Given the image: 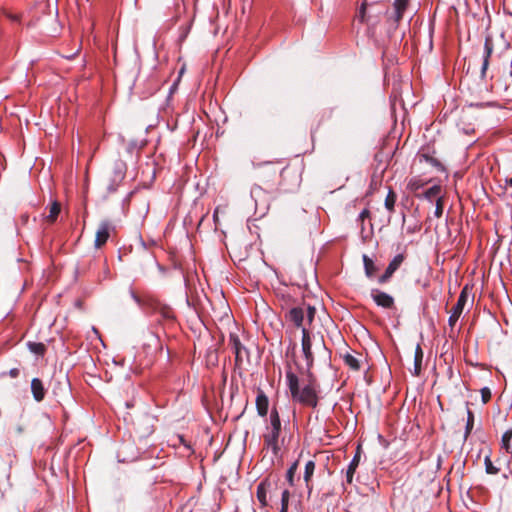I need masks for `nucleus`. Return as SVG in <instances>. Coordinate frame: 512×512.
I'll return each instance as SVG.
<instances>
[{
  "mask_svg": "<svg viewBox=\"0 0 512 512\" xmlns=\"http://www.w3.org/2000/svg\"><path fill=\"white\" fill-rule=\"evenodd\" d=\"M396 199H397V195L396 193L392 190V189H389V192L385 198V208L389 211V212H394V207H395V203H396Z\"/></svg>",
  "mask_w": 512,
  "mask_h": 512,
  "instance_id": "b1692460",
  "label": "nucleus"
},
{
  "mask_svg": "<svg viewBox=\"0 0 512 512\" xmlns=\"http://www.w3.org/2000/svg\"><path fill=\"white\" fill-rule=\"evenodd\" d=\"M75 305H76L78 308H81V307H82V301L78 299V300L75 302Z\"/></svg>",
  "mask_w": 512,
  "mask_h": 512,
  "instance_id": "de8ad7c7",
  "label": "nucleus"
},
{
  "mask_svg": "<svg viewBox=\"0 0 512 512\" xmlns=\"http://www.w3.org/2000/svg\"><path fill=\"white\" fill-rule=\"evenodd\" d=\"M484 464H485V470H486L487 474L495 475L499 472V469L494 466V464L492 463L489 456L485 457Z\"/></svg>",
  "mask_w": 512,
  "mask_h": 512,
  "instance_id": "2f4dec72",
  "label": "nucleus"
},
{
  "mask_svg": "<svg viewBox=\"0 0 512 512\" xmlns=\"http://www.w3.org/2000/svg\"><path fill=\"white\" fill-rule=\"evenodd\" d=\"M31 393L36 402H41L44 400L46 389L40 378H33L31 380Z\"/></svg>",
  "mask_w": 512,
  "mask_h": 512,
  "instance_id": "6e6552de",
  "label": "nucleus"
},
{
  "mask_svg": "<svg viewBox=\"0 0 512 512\" xmlns=\"http://www.w3.org/2000/svg\"><path fill=\"white\" fill-rule=\"evenodd\" d=\"M9 375L11 378H17L20 375V370L18 368H12L9 372H2L1 377H5Z\"/></svg>",
  "mask_w": 512,
  "mask_h": 512,
  "instance_id": "ea45409f",
  "label": "nucleus"
},
{
  "mask_svg": "<svg viewBox=\"0 0 512 512\" xmlns=\"http://www.w3.org/2000/svg\"><path fill=\"white\" fill-rule=\"evenodd\" d=\"M506 184L509 185V186H512V177L506 179Z\"/></svg>",
  "mask_w": 512,
  "mask_h": 512,
  "instance_id": "09e8293b",
  "label": "nucleus"
},
{
  "mask_svg": "<svg viewBox=\"0 0 512 512\" xmlns=\"http://www.w3.org/2000/svg\"><path fill=\"white\" fill-rule=\"evenodd\" d=\"M395 272L393 270H391L388 266L384 272V274H382L379 278H378V282L380 284H385L389 281V279L392 277V275L394 274Z\"/></svg>",
  "mask_w": 512,
  "mask_h": 512,
  "instance_id": "72a5a7b5",
  "label": "nucleus"
},
{
  "mask_svg": "<svg viewBox=\"0 0 512 512\" xmlns=\"http://www.w3.org/2000/svg\"><path fill=\"white\" fill-rule=\"evenodd\" d=\"M421 158H423L426 162H428L430 165L434 166L438 170H444L442 163L435 157L430 156L429 154L423 153V154H421Z\"/></svg>",
  "mask_w": 512,
  "mask_h": 512,
  "instance_id": "c85d7f7f",
  "label": "nucleus"
},
{
  "mask_svg": "<svg viewBox=\"0 0 512 512\" xmlns=\"http://www.w3.org/2000/svg\"><path fill=\"white\" fill-rule=\"evenodd\" d=\"M320 345H321V350H322V354H323L324 363L327 364L329 362V360H330V351L326 348L323 339H321Z\"/></svg>",
  "mask_w": 512,
  "mask_h": 512,
  "instance_id": "4c0bfd02",
  "label": "nucleus"
},
{
  "mask_svg": "<svg viewBox=\"0 0 512 512\" xmlns=\"http://www.w3.org/2000/svg\"><path fill=\"white\" fill-rule=\"evenodd\" d=\"M271 165H272L271 162H264V163L258 164L257 167L262 172V170H264L266 167H269Z\"/></svg>",
  "mask_w": 512,
  "mask_h": 512,
  "instance_id": "c03bdc74",
  "label": "nucleus"
},
{
  "mask_svg": "<svg viewBox=\"0 0 512 512\" xmlns=\"http://www.w3.org/2000/svg\"><path fill=\"white\" fill-rule=\"evenodd\" d=\"M229 343L235 354V364L240 367L245 359H249V352L246 347L242 345L238 335L235 333L230 334Z\"/></svg>",
  "mask_w": 512,
  "mask_h": 512,
  "instance_id": "39448f33",
  "label": "nucleus"
},
{
  "mask_svg": "<svg viewBox=\"0 0 512 512\" xmlns=\"http://www.w3.org/2000/svg\"><path fill=\"white\" fill-rule=\"evenodd\" d=\"M370 217V211L368 209H364L360 215H359V219L361 221H364L366 218H369Z\"/></svg>",
  "mask_w": 512,
  "mask_h": 512,
  "instance_id": "37998d69",
  "label": "nucleus"
},
{
  "mask_svg": "<svg viewBox=\"0 0 512 512\" xmlns=\"http://www.w3.org/2000/svg\"><path fill=\"white\" fill-rule=\"evenodd\" d=\"M423 350L420 344H417L414 353V375L418 376L421 373V365L423 360Z\"/></svg>",
  "mask_w": 512,
  "mask_h": 512,
  "instance_id": "f3484780",
  "label": "nucleus"
},
{
  "mask_svg": "<svg viewBox=\"0 0 512 512\" xmlns=\"http://www.w3.org/2000/svg\"><path fill=\"white\" fill-rule=\"evenodd\" d=\"M443 209H444V197H438L436 199V207H435V216L437 218H440L443 215Z\"/></svg>",
  "mask_w": 512,
  "mask_h": 512,
  "instance_id": "473e14b6",
  "label": "nucleus"
},
{
  "mask_svg": "<svg viewBox=\"0 0 512 512\" xmlns=\"http://www.w3.org/2000/svg\"><path fill=\"white\" fill-rule=\"evenodd\" d=\"M362 259L364 264L365 275L368 278L374 277L376 272L378 271V268L376 267L374 261L366 254L363 255Z\"/></svg>",
  "mask_w": 512,
  "mask_h": 512,
  "instance_id": "dca6fc26",
  "label": "nucleus"
},
{
  "mask_svg": "<svg viewBox=\"0 0 512 512\" xmlns=\"http://www.w3.org/2000/svg\"><path fill=\"white\" fill-rule=\"evenodd\" d=\"M270 486H271V483L267 479L260 482V484L257 486L256 496H257L258 501L262 504V506L267 505L266 494H267V490H268V488H270Z\"/></svg>",
  "mask_w": 512,
  "mask_h": 512,
  "instance_id": "2eb2a0df",
  "label": "nucleus"
},
{
  "mask_svg": "<svg viewBox=\"0 0 512 512\" xmlns=\"http://www.w3.org/2000/svg\"><path fill=\"white\" fill-rule=\"evenodd\" d=\"M136 432L139 437H146L153 432L152 418L144 416L136 426Z\"/></svg>",
  "mask_w": 512,
  "mask_h": 512,
  "instance_id": "9b49d317",
  "label": "nucleus"
},
{
  "mask_svg": "<svg viewBox=\"0 0 512 512\" xmlns=\"http://www.w3.org/2000/svg\"><path fill=\"white\" fill-rule=\"evenodd\" d=\"M125 177V164L122 162H116L114 165V177L113 182L118 185Z\"/></svg>",
  "mask_w": 512,
  "mask_h": 512,
  "instance_id": "aec40b11",
  "label": "nucleus"
},
{
  "mask_svg": "<svg viewBox=\"0 0 512 512\" xmlns=\"http://www.w3.org/2000/svg\"><path fill=\"white\" fill-rule=\"evenodd\" d=\"M271 174H272V175H275V174H276V170H275V169H272Z\"/></svg>",
  "mask_w": 512,
  "mask_h": 512,
  "instance_id": "3c124183",
  "label": "nucleus"
},
{
  "mask_svg": "<svg viewBox=\"0 0 512 512\" xmlns=\"http://www.w3.org/2000/svg\"><path fill=\"white\" fill-rule=\"evenodd\" d=\"M314 471H315V462L312 460H309L305 464V470H304V475H303L305 486H306L307 492H308V497H310L312 490H313L312 477H313Z\"/></svg>",
  "mask_w": 512,
  "mask_h": 512,
  "instance_id": "9d476101",
  "label": "nucleus"
},
{
  "mask_svg": "<svg viewBox=\"0 0 512 512\" xmlns=\"http://www.w3.org/2000/svg\"><path fill=\"white\" fill-rule=\"evenodd\" d=\"M269 400L263 391H259L256 397V408L257 412L261 417H264L268 413Z\"/></svg>",
  "mask_w": 512,
  "mask_h": 512,
  "instance_id": "ddd939ff",
  "label": "nucleus"
},
{
  "mask_svg": "<svg viewBox=\"0 0 512 512\" xmlns=\"http://www.w3.org/2000/svg\"><path fill=\"white\" fill-rule=\"evenodd\" d=\"M441 193H442V187L440 185H434V186L430 187L429 189H427L422 195L417 194L416 196L419 198L423 197V198L431 201L433 198L437 199L438 197H442Z\"/></svg>",
  "mask_w": 512,
  "mask_h": 512,
  "instance_id": "a211bd4d",
  "label": "nucleus"
},
{
  "mask_svg": "<svg viewBox=\"0 0 512 512\" xmlns=\"http://www.w3.org/2000/svg\"><path fill=\"white\" fill-rule=\"evenodd\" d=\"M109 190H110L111 192H114V191L116 190V188H115V187H113V186H109Z\"/></svg>",
  "mask_w": 512,
  "mask_h": 512,
  "instance_id": "8fccbe9b",
  "label": "nucleus"
},
{
  "mask_svg": "<svg viewBox=\"0 0 512 512\" xmlns=\"http://www.w3.org/2000/svg\"><path fill=\"white\" fill-rule=\"evenodd\" d=\"M405 256L404 254H397L388 264V267L396 272V270L401 266V264L404 262Z\"/></svg>",
  "mask_w": 512,
  "mask_h": 512,
  "instance_id": "c756f323",
  "label": "nucleus"
},
{
  "mask_svg": "<svg viewBox=\"0 0 512 512\" xmlns=\"http://www.w3.org/2000/svg\"><path fill=\"white\" fill-rule=\"evenodd\" d=\"M366 2H363L360 9H359V12H358V19L361 21V22H365L366 21Z\"/></svg>",
  "mask_w": 512,
  "mask_h": 512,
  "instance_id": "58836bf2",
  "label": "nucleus"
},
{
  "mask_svg": "<svg viewBox=\"0 0 512 512\" xmlns=\"http://www.w3.org/2000/svg\"><path fill=\"white\" fill-rule=\"evenodd\" d=\"M342 357H343L344 363L349 368H351L354 371H358L360 369V363H359L358 359L355 356H353L350 353H346Z\"/></svg>",
  "mask_w": 512,
  "mask_h": 512,
  "instance_id": "5701e85b",
  "label": "nucleus"
},
{
  "mask_svg": "<svg viewBox=\"0 0 512 512\" xmlns=\"http://www.w3.org/2000/svg\"><path fill=\"white\" fill-rule=\"evenodd\" d=\"M155 310L157 312H159L162 315V317L165 319H173L174 318V312H173L172 308L165 304H161V303L157 302L155 304Z\"/></svg>",
  "mask_w": 512,
  "mask_h": 512,
  "instance_id": "412c9836",
  "label": "nucleus"
},
{
  "mask_svg": "<svg viewBox=\"0 0 512 512\" xmlns=\"http://www.w3.org/2000/svg\"><path fill=\"white\" fill-rule=\"evenodd\" d=\"M298 465H299V460H296L290 467L289 469L287 470V473H286V479H287V482L289 483L290 486H294L295 483H294V477L297 473V470H298Z\"/></svg>",
  "mask_w": 512,
  "mask_h": 512,
  "instance_id": "bb28decb",
  "label": "nucleus"
},
{
  "mask_svg": "<svg viewBox=\"0 0 512 512\" xmlns=\"http://www.w3.org/2000/svg\"><path fill=\"white\" fill-rule=\"evenodd\" d=\"M132 294V297L135 299V301H137L138 303H140V299L139 297L134 293V292H131Z\"/></svg>",
  "mask_w": 512,
  "mask_h": 512,
  "instance_id": "49530a36",
  "label": "nucleus"
},
{
  "mask_svg": "<svg viewBox=\"0 0 512 512\" xmlns=\"http://www.w3.org/2000/svg\"><path fill=\"white\" fill-rule=\"evenodd\" d=\"M371 297L375 304L379 307L385 309H393L395 308L394 298L386 292H383L379 289L371 290Z\"/></svg>",
  "mask_w": 512,
  "mask_h": 512,
  "instance_id": "423d86ee",
  "label": "nucleus"
},
{
  "mask_svg": "<svg viewBox=\"0 0 512 512\" xmlns=\"http://www.w3.org/2000/svg\"><path fill=\"white\" fill-rule=\"evenodd\" d=\"M290 492L285 489L281 494V508L288 509Z\"/></svg>",
  "mask_w": 512,
  "mask_h": 512,
  "instance_id": "c9c22d12",
  "label": "nucleus"
},
{
  "mask_svg": "<svg viewBox=\"0 0 512 512\" xmlns=\"http://www.w3.org/2000/svg\"><path fill=\"white\" fill-rule=\"evenodd\" d=\"M27 345L29 350L38 356H43L46 353V346L43 343L28 342Z\"/></svg>",
  "mask_w": 512,
  "mask_h": 512,
  "instance_id": "393cba45",
  "label": "nucleus"
},
{
  "mask_svg": "<svg viewBox=\"0 0 512 512\" xmlns=\"http://www.w3.org/2000/svg\"><path fill=\"white\" fill-rule=\"evenodd\" d=\"M473 426H474V413L469 408H467V423H466L465 435H464L465 439H467L468 436L470 435V433L473 429Z\"/></svg>",
  "mask_w": 512,
  "mask_h": 512,
  "instance_id": "cd10ccee",
  "label": "nucleus"
},
{
  "mask_svg": "<svg viewBox=\"0 0 512 512\" xmlns=\"http://www.w3.org/2000/svg\"><path fill=\"white\" fill-rule=\"evenodd\" d=\"M481 399L484 404L488 403L491 400V390L488 387H484L481 389Z\"/></svg>",
  "mask_w": 512,
  "mask_h": 512,
  "instance_id": "e433bc0d",
  "label": "nucleus"
},
{
  "mask_svg": "<svg viewBox=\"0 0 512 512\" xmlns=\"http://www.w3.org/2000/svg\"><path fill=\"white\" fill-rule=\"evenodd\" d=\"M512 439V429L507 430L503 436H502V448L505 449V451L512 455V445L510 444V441Z\"/></svg>",
  "mask_w": 512,
  "mask_h": 512,
  "instance_id": "a878e982",
  "label": "nucleus"
},
{
  "mask_svg": "<svg viewBox=\"0 0 512 512\" xmlns=\"http://www.w3.org/2000/svg\"><path fill=\"white\" fill-rule=\"evenodd\" d=\"M287 317L296 327H301L304 320V311L300 307H294L289 310Z\"/></svg>",
  "mask_w": 512,
  "mask_h": 512,
  "instance_id": "4468645a",
  "label": "nucleus"
},
{
  "mask_svg": "<svg viewBox=\"0 0 512 512\" xmlns=\"http://www.w3.org/2000/svg\"><path fill=\"white\" fill-rule=\"evenodd\" d=\"M409 0H395L394 8H395V21L399 22L403 14L408 6Z\"/></svg>",
  "mask_w": 512,
  "mask_h": 512,
  "instance_id": "6ab92c4d",
  "label": "nucleus"
},
{
  "mask_svg": "<svg viewBox=\"0 0 512 512\" xmlns=\"http://www.w3.org/2000/svg\"><path fill=\"white\" fill-rule=\"evenodd\" d=\"M503 78H504V82H505L503 89H504V91H506L508 89V81H512V72L511 71L505 72L503 74Z\"/></svg>",
  "mask_w": 512,
  "mask_h": 512,
  "instance_id": "a19ab883",
  "label": "nucleus"
},
{
  "mask_svg": "<svg viewBox=\"0 0 512 512\" xmlns=\"http://www.w3.org/2000/svg\"><path fill=\"white\" fill-rule=\"evenodd\" d=\"M60 211H61L60 203L57 201H54L50 206L49 215L46 217L47 222H49V223L55 222Z\"/></svg>",
  "mask_w": 512,
  "mask_h": 512,
  "instance_id": "4be33fe9",
  "label": "nucleus"
},
{
  "mask_svg": "<svg viewBox=\"0 0 512 512\" xmlns=\"http://www.w3.org/2000/svg\"><path fill=\"white\" fill-rule=\"evenodd\" d=\"M300 374L305 377L306 384L300 388L299 378L292 371L286 372L287 384L292 398L302 405L315 408L318 405V384L315 374L309 369L300 370Z\"/></svg>",
  "mask_w": 512,
  "mask_h": 512,
  "instance_id": "f257e3e1",
  "label": "nucleus"
},
{
  "mask_svg": "<svg viewBox=\"0 0 512 512\" xmlns=\"http://www.w3.org/2000/svg\"><path fill=\"white\" fill-rule=\"evenodd\" d=\"M302 353L304 356V359L306 361V368L312 371L313 364H314V355L312 352V339L310 336V332L307 328H302Z\"/></svg>",
  "mask_w": 512,
  "mask_h": 512,
  "instance_id": "20e7f679",
  "label": "nucleus"
},
{
  "mask_svg": "<svg viewBox=\"0 0 512 512\" xmlns=\"http://www.w3.org/2000/svg\"><path fill=\"white\" fill-rule=\"evenodd\" d=\"M425 185L420 179L412 178L407 185V188L412 192H417L420 188Z\"/></svg>",
  "mask_w": 512,
  "mask_h": 512,
  "instance_id": "7c9ffc66",
  "label": "nucleus"
},
{
  "mask_svg": "<svg viewBox=\"0 0 512 512\" xmlns=\"http://www.w3.org/2000/svg\"><path fill=\"white\" fill-rule=\"evenodd\" d=\"M281 434V420L276 408H273L270 413V428L269 431L264 434V444L268 448H271L273 454L277 456L280 452L279 437Z\"/></svg>",
  "mask_w": 512,
  "mask_h": 512,
  "instance_id": "f03ea898",
  "label": "nucleus"
},
{
  "mask_svg": "<svg viewBox=\"0 0 512 512\" xmlns=\"http://www.w3.org/2000/svg\"><path fill=\"white\" fill-rule=\"evenodd\" d=\"M493 50H494L493 40L490 36H487L485 38V42H484V59H483V64H482V68H481L482 76L485 75V73L488 69L489 60L493 53Z\"/></svg>",
  "mask_w": 512,
  "mask_h": 512,
  "instance_id": "1a4fd4ad",
  "label": "nucleus"
},
{
  "mask_svg": "<svg viewBox=\"0 0 512 512\" xmlns=\"http://www.w3.org/2000/svg\"><path fill=\"white\" fill-rule=\"evenodd\" d=\"M111 224L109 221H102L96 231L94 245L96 248H101L109 239Z\"/></svg>",
  "mask_w": 512,
  "mask_h": 512,
  "instance_id": "0eeeda50",
  "label": "nucleus"
},
{
  "mask_svg": "<svg viewBox=\"0 0 512 512\" xmlns=\"http://www.w3.org/2000/svg\"><path fill=\"white\" fill-rule=\"evenodd\" d=\"M360 458H361V446L358 445V447L356 449V453L346 471V481L349 484H351L353 481V476H354V473L359 465Z\"/></svg>",
  "mask_w": 512,
  "mask_h": 512,
  "instance_id": "f8f14e48",
  "label": "nucleus"
},
{
  "mask_svg": "<svg viewBox=\"0 0 512 512\" xmlns=\"http://www.w3.org/2000/svg\"><path fill=\"white\" fill-rule=\"evenodd\" d=\"M280 512H288V509L281 508Z\"/></svg>",
  "mask_w": 512,
  "mask_h": 512,
  "instance_id": "603ef678",
  "label": "nucleus"
},
{
  "mask_svg": "<svg viewBox=\"0 0 512 512\" xmlns=\"http://www.w3.org/2000/svg\"><path fill=\"white\" fill-rule=\"evenodd\" d=\"M288 173H289V171H288L287 168L282 169L281 172H280L281 181H280L279 185H280L281 189L283 191H285V192H288V191L292 190V188L286 187V185L284 183V180H285L286 176L288 175Z\"/></svg>",
  "mask_w": 512,
  "mask_h": 512,
  "instance_id": "f704fd0d",
  "label": "nucleus"
},
{
  "mask_svg": "<svg viewBox=\"0 0 512 512\" xmlns=\"http://www.w3.org/2000/svg\"><path fill=\"white\" fill-rule=\"evenodd\" d=\"M468 300V287L465 286L457 299V302L455 306L451 310V315L448 319V324L451 329L455 326L456 322L458 321L459 317L461 316L463 309L467 303Z\"/></svg>",
  "mask_w": 512,
  "mask_h": 512,
  "instance_id": "7ed1b4c3",
  "label": "nucleus"
},
{
  "mask_svg": "<svg viewBox=\"0 0 512 512\" xmlns=\"http://www.w3.org/2000/svg\"><path fill=\"white\" fill-rule=\"evenodd\" d=\"M79 52H80V46L75 50V52H73L72 54L66 55L65 57H66L67 59H72V58H73V57H75Z\"/></svg>",
  "mask_w": 512,
  "mask_h": 512,
  "instance_id": "a18cd8bd",
  "label": "nucleus"
},
{
  "mask_svg": "<svg viewBox=\"0 0 512 512\" xmlns=\"http://www.w3.org/2000/svg\"><path fill=\"white\" fill-rule=\"evenodd\" d=\"M314 316H315V308L311 307V306H308V309H307V320H308L309 323H311L313 321Z\"/></svg>",
  "mask_w": 512,
  "mask_h": 512,
  "instance_id": "79ce46f5",
  "label": "nucleus"
}]
</instances>
